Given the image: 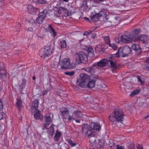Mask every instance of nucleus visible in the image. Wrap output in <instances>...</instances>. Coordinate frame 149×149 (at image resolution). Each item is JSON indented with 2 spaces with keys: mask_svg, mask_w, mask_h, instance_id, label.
I'll use <instances>...</instances> for the list:
<instances>
[{
  "mask_svg": "<svg viewBox=\"0 0 149 149\" xmlns=\"http://www.w3.org/2000/svg\"><path fill=\"white\" fill-rule=\"evenodd\" d=\"M124 113L120 108L115 109L113 112L109 116V120L116 123H122L124 120Z\"/></svg>",
  "mask_w": 149,
  "mask_h": 149,
  "instance_id": "f257e3e1",
  "label": "nucleus"
},
{
  "mask_svg": "<svg viewBox=\"0 0 149 149\" xmlns=\"http://www.w3.org/2000/svg\"><path fill=\"white\" fill-rule=\"evenodd\" d=\"M140 33L139 30L136 29L130 33L122 36L120 38V41L125 43H129L134 40L136 37V35H138Z\"/></svg>",
  "mask_w": 149,
  "mask_h": 149,
  "instance_id": "f03ea898",
  "label": "nucleus"
},
{
  "mask_svg": "<svg viewBox=\"0 0 149 149\" xmlns=\"http://www.w3.org/2000/svg\"><path fill=\"white\" fill-rule=\"evenodd\" d=\"M91 77L86 74H81L80 75V78L76 81L77 85L82 88H85L87 84L91 79Z\"/></svg>",
  "mask_w": 149,
  "mask_h": 149,
  "instance_id": "7ed1b4c3",
  "label": "nucleus"
},
{
  "mask_svg": "<svg viewBox=\"0 0 149 149\" xmlns=\"http://www.w3.org/2000/svg\"><path fill=\"white\" fill-rule=\"evenodd\" d=\"M59 65L61 66V69L65 70L67 69L74 68L75 65L74 63H70V60L68 58H65L59 61Z\"/></svg>",
  "mask_w": 149,
  "mask_h": 149,
  "instance_id": "20e7f679",
  "label": "nucleus"
},
{
  "mask_svg": "<svg viewBox=\"0 0 149 149\" xmlns=\"http://www.w3.org/2000/svg\"><path fill=\"white\" fill-rule=\"evenodd\" d=\"M75 56L76 62L78 64L86 62L88 60V56L83 51H81L79 53L76 52Z\"/></svg>",
  "mask_w": 149,
  "mask_h": 149,
  "instance_id": "39448f33",
  "label": "nucleus"
},
{
  "mask_svg": "<svg viewBox=\"0 0 149 149\" xmlns=\"http://www.w3.org/2000/svg\"><path fill=\"white\" fill-rule=\"evenodd\" d=\"M90 17L91 21L94 23H96L98 21L100 18L101 17H102L104 18H105L106 19H108L107 14L103 11H100L98 13L94 15L93 13H91Z\"/></svg>",
  "mask_w": 149,
  "mask_h": 149,
  "instance_id": "423d86ee",
  "label": "nucleus"
},
{
  "mask_svg": "<svg viewBox=\"0 0 149 149\" xmlns=\"http://www.w3.org/2000/svg\"><path fill=\"white\" fill-rule=\"evenodd\" d=\"M132 52L131 48L128 46H125L124 47H120L116 53V55L121 56L125 57L127 56Z\"/></svg>",
  "mask_w": 149,
  "mask_h": 149,
  "instance_id": "0eeeda50",
  "label": "nucleus"
},
{
  "mask_svg": "<svg viewBox=\"0 0 149 149\" xmlns=\"http://www.w3.org/2000/svg\"><path fill=\"white\" fill-rule=\"evenodd\" d=\"M52 52V50L49 46L45 47L41 49L39 52V55L41 57L45 58L50 55Z\"/></svg>",
  "mask_w": 149,
  "mask_h": 149,
  "instance_id": "6e6552de",
  "label": "nucleus"
},
{
  "mask_svg": "<svg viewBox=\"0 0 149 149\" xmlns=\"http://www.w3.org/2000/svg\"><path fill=\"white\" fill-rule=\"evenodd\" d=\"M60 112L62 116V118L64 120L70 122L74 119L72 118V115L71 116L70 115L69 111L67 108H64L61 110Z\"/></svg>",
  "mask_w": 149,
  "mask_h": 149,
  "instance_id": "1a4fd4ad",
  "label": "nucleus"
},
{
  "mask_svg": "<svg viewBox=\"0 0 149 149\" xmlns=\"http://www.w3.org/2000/svg\"><path fill=\"white\" fill-rule=\"evenodd\" d=\"M136 35V37L134 41L135 42H140L142 43L146 44L148 40V38L146 35H141L140 37Z\"/></svg>",
  "mask_w": 149,
  "mask_h": 149,
  "instance_id": "9d476101",
  "label": "nucleus"
},
{
  "mask_svg": "<svg viewBox=\"0 0 149 149\" xmlns=\"http://www.w3.org/2000/svg\"><path fill=\"white\" fill-rule=\"evenodd\" d=\"M100 128L101 127L98 123H92L90 125L88 130L91 132L93 130L99 131Z\"/></svg>",
  "mask_w": 149,
  "mask_h": 149,
  "instance_id": "9b49d317",
  "label": "nucleus"
},
{
  "mask_svg": "<svg viewBox=\"0 0 149 149\" xmlns=\"http://www.w3.org/2000/svg\"><path fill=\"white\" fill-rule=\"evenodd\" d=\"M89 136V138H88L89 141L91 143V144L90 146V149H97V148L95 146L96 137H91L90 135Z\"/></svg>",
  "mask_w": 149,
  "mask_h": 149,
  "instance_id": "f8f14e48",
  "label": "nucleus"
},
{
  "mask_svg": "<svg viewBox=\"0 0 149 149\" xmlns=\"http://www.w3.org/2000/svg\"><path fill=\"white\" fill-rule=\"evenodd\" d=\"M39 104V100L38 99H35L32 102L31 108V111H33L38 109Z\"/></svg>",
  "mask_w": 149,
  "mask_h": 149,
  "instance_id": "ddd939ff",
  "label": "nucleus"
},
{
  "mask_svg": "<svg viewBox=\"0 0 149 149\" xmlns=\"http://www.w3.org/2000/svg\"><path fill=\"white\" fill-rule=\"evenodd\" d=\"M44 117L45 123L44 124V126L45 128L46 129L50 125L52 120L49 116H45Z\"/></svg>",
  "mask_w": 149,
  "mask_h": 149,
  "instance_id": "4468645a",
  "label": "nucleus"
},
{
  "mask_svg": "<svg viewBox=\"0 0 149 149\" xmlns=\"http://www.w3.org/2000/svg\"><path fill=\"white\" fill-rule=\"evenodd\" d=\"M132 49L138 54H139L142 52V49L139 45L135 44H133L132 45Z\"/></svg>",
  "mask_w": 149,
  "mask_h": 149,
  "instance_id": "2eb2a0df",
  "label": "nucleus"
},
{
  "mask_svg": "<svg viewBox=\"0 0 149 149\" xmlns=\"http://www.w3.org/2000/svg\"><path fill=\"white\" fill-rule=\"evenodd\" d=\"M111 68L113 69L112 71L113 72V70H116L118 69L119 66L118 65L116 61L115 60L112 59L109 61Z\"/></svg>",
  "mask_w": 149,
  "mask_h": 149,
  "instance_id": "dca6fc26",
  "label": "nucleus"
},
{
  "mask_svg": "<svg viewBox=\"0 0 149 149\" xmlns=\"http://www.w3.org/2000/svg\"><path fill=\"white\" fill-rule=\"evenodd\" d=\"M84 49L88 52V55L90 57H92L94 56V50L90 46H86Z\"/></svg>",
  "mask_w": 149,
  "mask_h": 149,
  "instance_id": "f3484780",
  "label": "nucleus"
},
{
  "mask_svg": "<svg viewBox=\"0 0 149 149\" xmlns=\"http://www.w3.org/2000/svg\"><path fill=\"white\" fill-rule=\"evenodd\" d=\"M72 115V118H74L73 119H75V118L76 117L81 118L83 116V114L82 112L79 110L75 111L73 113Z\"/></svg>",
  "mask_w": 149,
  "mask_h": 149,
  "instance_id": "a211bd4d",
  "label": "nucleus"
},
{
  "mask_svg": "<svg viewBox=\"0 0 149 149\" xmlns=\"http://www.w3.org/2000/svg\"><path fill=\"white\" fill-rule=\"evenodd\" d=\"M38 10V8H34L31 5H28V6L27 12L30 14L35 13L37 10Z\"/></svg>",
  "mask_w": 149,
  "mask_h": 149,
  "instance_id": "6ab92c4d",
  "label": "nucleus"
},
{
  "mask_svg": "<svg viewBox=\"0 0 149 149\" xmlns=\"http://www.w3.org/2000/svg\"><path fill=\"white\" fill-rule=\"evenodd\" d=\"M96 81V79H92L91 78V80L88 82V84H87V87L89 88H93L95 86Z\"/></svg>",
  "mask_w": 149,
  "mask_h": 149,
  "instance_id": "aec40b11",
  "label": "nucleus"
},
{
  "mask_svg": "<svg viewBox=\"0 0 149 149\" xmlns=\"http://www.w3.org/2000/svg\"><path fill=\"white\" fill-rule=\"evenodd\" d=\"M6 72L4 69L0 71V78L3 81L6 78Z\"/></svg>",
  "mask_w": 149,
  "mask_h": 149,
  "instance_id": "412c9836",
  "label": "nucleus"
},
{
  "mask_svg": "<svg viewBox=\"0 0 149 149\" xmlns=\"http://www.w3.org/2000/svg\"><path fill=\"white\" fill-rule=\"evenodd\" d=\"M54 124H52L50 127L47 129V133L51 136H52L54 134Z\"/></svg>",
  "mask_w": 149,
  "mask_h": 149,
  "instance_id": "4be33fe9",
  "label": "nucleus"
},
{
  "mask_svg": "<svg viewBox=\"0 0 149 149\" xmlns=\"http://www.w3.org/2000/svg\"><path fill=\"white\" fill-rule=\"evenodd\" d=\"M48 30L51 33V35L54 37L56 35L55 30L52 28L50 25H49L47 27Z\"/></svg>",
  "mask_w": 149,
  "mask_h": 149,
  "instance_id": "5701e85b",
  "label": "nucleus"
},
{
  "mask_svg": "<svg viewBox=\"0 0 149 149\" xmlns=\"http://www.w3.org/2000/svg\"><path fill=\"white\" fill-rule=\"evenodd\" d=\"M107 61L105 60H101L100 61L97 63V65L100 67H102L105 66L107 63Z\"/></svg>",
  "mask_w": 149,
  "mask_h": 149,
  "instance_id": "b1692460",
  "label": "nucleus"
},
{
  "mask_svg": "<svg viewBox=\"0 0 149 149\" xmlns=\"http://www.w3.org/2000/svg\"><path fill=\"white\" fill-rule=\"evenodd\" d=\"M67 142L69 145L71 147H74L78 145L77 143L74 140H72L71 139H69L68 140Z\"/></svg>",
  "mask_w": 149,
  "mask_h": 149,
  "instance_id": "393cba45",
  "label": "nucleus"
},
{
  "mask_svg": "<svg viewBox=\"0 0 149 149\" xmlns=\"http://www.w3.org/2000/svg\"><path fill=\"white\" fill-rule=\"evenodd\" d=\"M32 113H35L33 114L34 118L36 119H40V111L38 109L37 110H35L33 111H31Z\"/></svg>",
  "mask_w": 149,
  "mask_h": 149,
  "instance_id": "a878e982",
  "label": "nucleus"
},
{
  "mask_svg": "<svg viewBox=\"0 0 149 149\" xmlns=\"http://www.w3.org/2000/svg\"><path fill=\"white\" fill-rule=\"evenodd\" d=\"M47 13V10L45 9L43 11L40 12L38 16L44 19L45 17H46Z\"/></svg>",
  "mask_w": 149,
  "mask_h": 149,
  "instance_id": "bb28decb",
  "label": "nucleus"
},
{
  "mask_svg": "<svg viewBox=\"0 0 149 149\" xmlns=\"http://www.w3.org/2000/svg\"><path fill=\"white\" fill-rule=\"evenodd\" d=\"M61 134V132L60 131L57 130L54 137V140L56 141H58Z\"/></svg>",
  "mask_w": 149,
  "mask_h": 149,
  "instance_id": "cd10ccee",
  "label": "nucleus"
},
{
  "mask_svg": "<svg viewBox=\"0 0 149 149\" xmlns=\"http://www.w3.org/2000/svg\"><path fill=\"white\" fill-rule=\"evenodd\" d=\"M30 26L33 27H36L37 24L35 22V20L33 19H31L29 21Z\"/></svg>",
  "mask_w": 149,
  "mask_h": 149,
  "instance_id": "c85d7f7f",
  "label": "nucleus"
},
{
  "mask_svg": "<svg viewBox=\"0 0 149 149\" xmlns=\"http://www.w3.org/2000/svg\"><path fill=\"white\" fill-rule=\"evenodd\" d=\"M33 3L36 4H45L47 2L45 0H33Z\"/></svg>",
  "mask_w": 149,
  "mask_h": 149,
  "instance_id": "c756f323",
  "label": "nucleus"
},
{
  "mask_svg": "<svg viewBox=\"0 0 149 149\" xmlns=\"http://www.w3.org/2000/svg\"><path fill=\"white\" fill-rule=\"evenodd\" d=\"M95 49L96 50L98 51L100 54H102L105 51V49L102 48L101 46L96 47Z\"/></svg>",
  "mask_w": 149,
  "mask_h": 149,
  "instance_id": "7c9ffc66",
  "label": "nucleus"
},
{
  "mask_svg": "<svg viewBox=\"0 0 149 149\" xmlns=\"http://www.w3.org/2000/svg\"><path fill=\"white\" fill-rule=\"evenodd\" d=\"M140 90L139 89H136L132 91L130 94L131 97H133L135 95L138 94L140 92Z\"/></svg>",
  "mask_w": 149,
  "mask_h": 149,
  "instance_id": "2f4dec72",
  "label": "nucleus"
},
{
  "mask_svg": "<svg viewBox=\"0 0 149 149\" xmlns=\"http://www.w3.org/2000/svg\"><path fill=\"white\" fill-rule=\"evenodd\" d=\"M127 149H135V146L133 142H129L127 143Z\"/></svg>",
  "mask_w": 149,
  "mask_h": 149,
  "instance_id": "473e14b6",
  "label": "nucleus"
},
{
  "mask_svg": "<svg viewBox=\"0 0 149 149\" xmlns=\"http://www.w3.org/2000/svg\"><path fill=\"white\" fill-rule=\"evenodd\" d=\"M109 146L111 149H115L116 145L114 143L113 141L111 140L109 141Z\"/></svg>",
  "mask_w": 149,
  "mask_h": 149,
  "instance_id": "72a5a7b5",
  "label": "nucleus"
},
{
  "mask_svg": "<svg viewBox=\"0 0 149 149\" xmlns=\"http://www.w3.org/2000/svg\"><path fill=\"white\" fill-rule=\"evenodd\" d=\"M60 45L61 46V48H65L66 47V43L65 40H63L61 41Z\"/></svg>",
  "mask_w": 149,
  "mask_h": 149,
  "instance_id": "f704fd0d",
  "label": "nucleus"
},
{
  "mask_svg": "<svg viewBox=\"0 0 149 149\" xmlns=\"http://www.w3.org/2000/svg\"><path fill=\"white\" fill-rule=\"evenodd\" d=\"M25 29L26 31L32 32H35L36 30V27H33V28L32 27H25Z\"/></svg>",
  "mask_w": 149,
  "mask_h": 149,
  "instance_id": "c9c22d12",
  "label": "nucleus"
},
{
  "mask_svg": "<svg viewBox=\"0 0 149 149\" xmlns=\"http://www.w3.org/2000/svg\"><path fill=\"white\" fill-rule=\"evenodd\" d=\"M16 105L18 108L19 110H20V109L21 108L22 106L21 101L20 100H18L16 103Z\"/></svg>",
  "mask_w": 149,
  "mask_h": 149,
  "instance_id": "e433bc0d",
  "label": "nucleus"
},
{
  "mask_svg": "<svg viewBox=\"0 0 149 149\" xmlns=\"http://www.w3.org/2000/svg\"><path fill=\"white\" fill-rule=\"evenodd\" d=\"M87 1H84L83 2L82 6H81V8L83 10H85L88 8V5H87Z\"/></svg>",
  "mask_w": 149,
  "mask_h": 149,
  "instance_id": "4c0bfd02",
  "label": "nucleus"
},
{
  "mask_svg": "<svg viewBox=\"0 0 149 149\" xmlns=\"http://www.w3.org/2000/svg\"><path fill=\"white\" fill-rule=\"evenodd\" d=\"M104 39L107 44L109 45L110 43V37L109 36H108L104 37Z\"/></svg>",
  "mask_w": 149,
  "mask_h": 149,
  "instance_id": "58836bf2",
  "label": "nucleus"
},
{
  "mask_svg": "<svg viewBox=\"0 0 149 149\" xmlns=\"http://www.w3.org/2000/svg\"><path fill=\"white\" fill-rule=\"evenodd\" d=\"M76 7L73 6L70 7V10L71 14H73L75 13L76 12Z\"/></svg>",
  "mask_w": 149,
  "mask_h": 149,
  "instance_id": "ea45409f",
  "label": "nucleus"
},
{
  "mask_svg": "<svg viewBox=\"0 0 149 149\" xmlns=\"http://www.w3.org/2000/svg\"><path fill=\"white\" fill-rule=\"evenodd\" d=\"M109 45V47H111L114 50H116L118 48L117 45L114 43H110Z\"/></svg>",
  "mask_w": 149,
  "mask_h": 149,
  "instance_id": "a19ab883",
  "label": "nucleus"
},
{
  "mask_svg": "<svg viewBox=\"0 0 149 149\" xmlns=\"http://www.w3.org/2000/svg\"><path fill=\"white\" fill-rule=\"evenodd\" d=\"M44 19L40 17H39L36 19V21L38 23L41 24L43 22Z\"/></svg>",
  "mask_w": 149,
  "mask_h": 149,
  "instance_id": "79ce46f5",
  "label": "nucleus"
},
{
  "mask_svg": "<svg viewBox=\"0 0 149 149\" xmlns=\"http://www.w3.org/2000/svg\"><path fill=\"white\" fill-rule=\"evenodd\" d=\"M114 3H115V5H122L123 3H122V1L121 0H113Z\"/></svg>",
  "mask_w": 149,
  "mask_h": 149,
  "instance_id": "37998d69",
  "label": "nucleus"
},
{
  "mask_svg": "<svg viewBox=\"0 0 149 149\" xmlns=\"http://www.w3.org/2000/svg\"><path fill=\"white\" fill-rule=\"evenodd\" d=\"M64 8L60 7L58 10V13L59 14H63L64 13Z\"/></svg>",
  "mask_w": 149,
  "mask_h": 149,
  "instance_id": "c03bdc74",
  "label": "nucleus"
},
{
  "mask_svg": "<svg viewBox=\"0 0 149 149\" xmlns=\"http://www.w3.org/2000/svg\"><path fill=\"white\" fill-rule=\"evenodd\" d=\"M96 134V132L95 131H92L91 132L90 134L88 133L87 135V136L88 138H89V135L91 137L92 136H95V135Z\"/></svg>",
  "mask_w": 149,
  "mask_h": 149,
  "instance_id": "a18cd8bd",
  "label": "nucleus"
},
{
  "mask_svg": "<svg viewBox=\"0 0 149 149\" xmlns=\"http://www.w3.org/2000/svg\"><path fill=\"white\" fill-rule=\"evenodd\" d=\"M65 74L67 75L72 76H73L74 74V72L73 71H71V72H65Z\"/></svg>",
  "mask_w": 149,
  "mask_h": 149,
  "instance_id": "49530a36",
  "label": "nucleus"
},
{
  "mask_svg": "<svg viewBox=\"0 0 149 149\" xmlns=\"http://www.w3.org/2000/svg\"><path fill=\"white\" fill-rule=\"evenodd\" d=\"M99 145L100 147H103L104 145L103 141L102 140H99Z\"/></svg>",
  "mask_w": 149,
  "mask_h": 149,
  "instance_id": "de8ad7c7",
  "label": "nucleus"
},
{
  "mask_svg": "<svg viewBox=\"0 0 149 149\" xmlns=\"http://www.w3.org/2000/svg\"><path fill=\"white\" fill-rule=\"evenodd\" d=\"M93 31H91V30H89L87 31H85L83 33V34L84 36H88L89 34L91 33Z\"/></svg>",
  "mask_w": 149,
  "mask_h": 149,
  "instance_id": "09e8293b",
  "label": "nucleus"
},
{
  "mask_svg": "<svg viewBox=\"0 0 149 149\" xmlns=\"http://www.w3.org/2000/svg\"><path fill=\"white\" fill-rule=\"evenodd\" d=\"M105 1V0H93V2L95 4L100 3L102 2Z\"/></svg>",
  "mask_w": 149,
  "mask_h": 149,
  "instance_id": "8fccbe9b",
  "label": "nucleus"
},
{
  "mask_svg": "<svg viewBox=\"0 0 149 149\" xmlns=\"http://www.w3.org/2000/svg\"><path fill=\"white\" fill-rule=\"evenodd\" d=\"M65 14V15H69V11L66 8H64V13Z\"/></svg>",
  "mask_w": 149,
  "mask_h": 149,
  "instance_id": "3c124183",
  "label": "nucleus"
},
{
  "mask_svg": "<svg viewBox=\"0 0 149 149\" xmlns=\"http://www.w3.org/2000/svg\"><path fill=\"white\" fill-rule=\"evenodd\" d=\"M137 79H138V81L140 82V83L141 84H142L144 83V81L142 80L140 77L138 76Z\"/></svg>",
  "mask_w": 149,
  "mask_h": 149,
  "instance_id": "603ef678",
  "label": "nucleus"
},
{
  "mask_svg": "<svg viewBox=\"0 0 149 149\" xmlns=\"http://www.w3.org/2000/svg\"><path fill=\"white\" fill-rule=\"evenodd\" d=\"M3 106L2 102V100L0 99V110H1L3 109Z\"/></svg>",
  "mask_w": 149,
  "mask_h": 149,
  "instance_id": "864d4df0",
  "label": "nucleus"
},
{
  "mask_svg": "<svg viewBox=\"0 0 149 149\" xmlns=\"http://www.w3.org/2000/svg\"><path fill=\"white\" fill-rule=\"evenodd\" d=\"M92 70V68H91L88 67L85 68V70L88 72H91Z\"/></svg>",
  "mask_w": 149,
  "mask_h": 149,
  "instance_id": "5fc2aeb1",
  "label": "nucleus"
},
{
  "mask_svg": "<svg viewBox=\"0 0 149 149\" xmlns=\"http://www.w3.org/2000/svg\"><path fill=\"white\" fill-rule=\"evenodd\" d=\"M136 148L137 149H143L142 146L139 144H138L136 146Z\"/></svg>",
  "mask_w": 149,
  "mask_h": 149,
  "instance_id": "6e6d98bb",
  "label": "nucleus"
},
{
  "mask_svg": "<svg viewBox=\"0 0 149 149\" xmlns=\"http://www.w3.org/2000/svg\"><path fill=\"white\" fill-rule=\"evenodd\" d=\"M48 91V90L43 91L42 93V95L43 96H44L45 95H47V94Z\"/></svg>",
  "mask_w": 149,
  "mask_h": 149,
  "instance_id": "4d7b16f0",
  "label": "nucleus"
},
{
  "mask_svg": "<svg viewBox=\"0 0 149 149\" xmlns=\"http://www.w3.org/2000/svg\"><path fill=\"white\" fill-rule=\"evenodd\" d=\"M4 115V113L3 112H0V120L3 118Z\"/></svg>",
  "mask_w": 149,
  "mask_h": 149,
  "instance_id": "13d9d810",
  "label": "nucleus"
},
{
  "mask_svg": "<svg viewBox=\"0 0 149 149\" xmlns=\"http://www.w3.org/2000/svg\"><path fill=\"white\" fill-rule=\"evenodd\" d=\"M86 130H87V127H83L82 128V131L83 132L88 133V132L87 131H86Z\"/></svg>",
  "mask_w": 149,
  "mask_h": 149,
  "instance_id": "bf43d9fd",
  "label": "nucleus"
},
{
  "mask_svg": "<svg viewBox=\"0 0 149 149\" xmlns=\"http://www.w3.org/2000/svg\"><path fill=\"white\" fill-rule=\"evenodd\" d=\"M74 120H75V121L76 123H80V120H77V119H76L75 118V119H74Z\"/></svg>",
  "mask_w": 149,
  "mask_h": 149,
  "instance_id": "052dcab7",
  "label": "nucleus"
},
{
  "mask_svg": "<svg viewBox=\"0 0 149 149\" xmlns=\"http://www.w3.org/2000/svg\"><path fill=\"white\" fill-rule=\"evenodd\" d=\"M146 63H149V57L146 60Z\"/></svg>",
  "mask_w": 149,
  "mask_h": 149,
  "instance_id": "680f3d73",
  "label": "nucleus"
},
{
  "mask_svg": "<svg viewBox=\"0 0 149 149\" xmlns=\"http://www.w3.org/2000/svg\"><path fill=\"white\" fill-rule=\"evenodd\" d=\"M84 19L86 21H89V18L87 17H84Z\"/></svg>",
  "mask_w": 149,
  "mask_h": 149,
  "instance_id": "e2e57ef3",
  "label": "nucleus"
},
{
  "mask_svg": "<svg viewBox=\"0 0 149 149\" xmlns=\"http://www.w3.org/2000/svg\"><path fill=\"white\" fill-rule=\"evenodd\" d=\"M149 117V115L147 116L146 117H145L144 118H148Z\"/></svg>",
  "mask_w": 149,
  "mask_h": 149,
  "instance_id": "0e129e2a",
  "label": "nucleus"
},
{
  "mask_svg": "<svg viewBox=\"0 0 149 149\" xmlns=\"http://www.w3.org/2000/svg\"><path fill=\"white\" fill-rule=\"evenodd\" d=\"M146 70L148 71H149V66L147 67H146Z\"/></svg>",
  "mask_w": 149,
  "mask_h": 149,
  "instance_id": "69168bd1",
  "label": "nucleus"
},
{
  "mask_svg": "<svg viewBox=\"0 0 149 149\" xmlns=\"http://www.w3.org/2000/svg\"><path fill=\"white\" fill-rule=\"evenodd\" d=\"M32 79H33V80H35V79H36L35 77H33Z\"/></svg>",
  "mask_w": 149,
  "mask_h": 149,
  "instance_id": "338daca9",
  "label": "nucleus"
},
{
  "mask_svg": "<svg viewBox=\"0 0 149 149\" xmlns=\"http://www.w3.org/2000/svg\"><path fill=\"white\" fill-rule=\"evenodd\" d=\"M24 84L25 85L26 84V82H24Z\"/></svg>",
  "mask_w": 149,
  "mask_h": 149,
  "instance_id": "774afa93",
  "label": "nucleus"
}]
</instances>
